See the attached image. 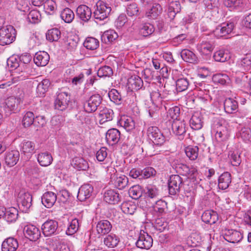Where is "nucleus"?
Wrapping results in <instances>:
<instances>
[{"instance_id": "obj_1", "label": "nucleus", "mask_w": 251, "mask_h": 251, "mask_svg": "<svg viewBox=\"0 0 251 251\" xmlns=\"http://www.w3.org/2000/svg\"><path fill=\"white\" fill-rule=\"evenodd\" d=\"M17 8L18 9V12H17V15H18L19 20L18 22L23 21L25 24H36L40 21L41 15L38 10H31L27 16H26L25 13L27 12L29 10V7L27 2L25 3V6H18Z\"/></svg>"}, {"instance_id": "obj_2", "label": "nucleus", "mask_w": 251, "mask_h": 251, "mask_svg": "<svg viewBox=\"0 0 251 251\" xmlns=\"http://www.w3.org/2000/svg\"><path fill=\"white\" fill-rule=\"evenodd\" d=\"M97 9L94 12V17L96 23L106 19L109 16L112 9L110 5L99 0L97 3Z\"/></svg>"}, {"instance_id": "obj_3", "label": "nucleus", "mask_w": 251, "mask_h": 251, "mask_svg": "<svg viewBox=\"0 0 251 251\" xmlns=\"http://www.w3.org/2000/svg\"><path fill=\"white\" fill-rule=\"evenodd\" d=\"M32 197L25 190H21L17 198V204L19 209L23 213H28L31 206Z\"/></svg>"}, {"instance_id": "obj_4", "label": "nucleus", "mask_w": 251, "mask_h": 251, "mask_svg": "<svg viewBox=\"0 0 251 251\" xmlns=\"http://www.w3.org/2000/svg\"><path fill=\"white\" fill-rule=\"evenodd\" d=\"M147 134L150 140L157 146L162 147L166 142L165 137L157 126H149Z\"/></svg>"}, {"instance_id": "obj_5", "label": "nucleus", "mask_w": 251, "mask_h": 251, "mask_svg": "<svg viewBox=\"0 0 251 251\" xmlns=\"http://www.w3.org/2000/svg\"><path fill=\"white\" fill-rule=\"evenodd\" d=\"M168 190L170 195H175L178 193L183 188V182L182 178L177 175L170 176L168 182Z\"/></svg>"}, {"instance_id": "obj_6", "label": "nucleus", "mask_w": 251, "mask_h": 251, "mask_svg": "<svg viewBox=\"0 0 251 251\" xmlns=\"http://www.w3.org/2000/svg\"><path fill=\"white\" fill-rule=\"evenodd\" d=\"M15 29L10 25L0 28V45L4 46L11 43L14 40Z\"/></svg>"}, {"instance_id": "obj_7", "label": "nucleus", "mask_w": 251, "mask_h": 251, "mask_svg": "<svg viewBox=\"0 0 251 251\" xmlns=\"http://www.w3.org/2000/svg\"><path fill=\"white\" fill-rule=\"evenodd\" d=\"M70 95L67 92H58L54 101L55 109L60 111L65 110L70 102Z\"/></svg>"}, {"instance_id": "obj_8", "label": "nucleus", "mask_w": 251, "mask_h": 251, "mask_svg": "<svg viewBox=\"0 0 251 251\" xmlns=\"http://www.w3.org/2000/svg\"><path fill=\"white\" fill-rule=\"evenodd\" d=\"M102 98L98 94L92 95L83 103V108L87 113L95 112L101 102Z\"/></svg>"}, {"instance_id": "obj_9", "label": "nucleus", "mask_w": 251, "mask_h": 251, "mask_svg": "<svg viewBox=\"0 0 251 251\" xmlns=\"http://www.w3.org/2000/svg\"><path fill=\"white\" fill-rule=\"evenodd\" d=\"M152 243L151 237L148 233L141 231L136 245L139 248L148 250L152 246Z\"/></svg>"}, {"instance_id": "obj_10", "label": "nucleus", "mask_w": 251, "mask_h": 251, "mask_svg": "<svg viewBox=\"0 0 251 251\" xmlns=\"http://www.w3.org/2000/svg\"><path fill=\"white\" fill-rule=\"evenodd\" d=\"M172 130L174 134L177 136L179 139H183L186 133L185 122L180 120L173 121L172 124Z\"/></svg>"}, {"instance_id": "obj_11", "label": "nucleus", "mask_w": 251, "mask_h": 251, "mask_svg": "<svg viewBox=\"0 0 251 251\" xmlns=\"http://www.w3.org/2000/svg\"><path fill=\"white\" fill-rule=\"evenodd\" d=\"M23 232L25 237L31 241H37L41 236L40 229L32 225L25 226Z\"/></svg>"}, {"instance_id": "obj_12", "label": "nucleus", "mask_w": 251, "mask_h": 251, "mask_svg": "<svg viewBox=\"0 0 251 251\" xmlns=\"http://www.w3.org/2000/svg\"><path fill=\"white\" fill-rule=\"evenodd\" d=\"M233 23H225L218 25L213 30L214 34L217 37H223L230 33L234 28Z\"/></svg>"}, {"instance_id": "obj_13", "label": "nucleus", "mask_w": 251, "mask_h": 251, "mask_svg": "<svg viewBox=\"0 0 251 251\" xmlns=\"http://www.w3.org/2000/svg\"><path fill=\"white\" fill-rule=\"evenodd\" d=\"M58 228V223L55 220H50L46 221L42 226L43 233L45 236H49L54 234Z\"/></svg>"}, {"instance_id": "obj_14", "label": "nucleus", "mask_w": 251, "mask_h": 251, "mask_svg": "<svg viewBox=\"0 0 251 251\" xmlns=\"http://www.w3.org/2000/svg\"><path fill=\"white\" fill-rule=\"evenodd\" d=\"M104 200L109 204H115L121 201V196L117 190L110 189L104 192Z\"/></svg>"}, {"instance_id": "obj_15", "label": "nucleus", "mask_w": 251, "mask_h": 251, "mask_svg": "<svg viewBox=\"0 0 251 251\" xmlns=\"http://www.w3.org/2000/svg\"><path fill=\"white\" fill-rule=\"evenodd\" d=\"M93 192V187L89 184H84L79 189L77 198L81 201L90 198Z\"/></svg>"}, {"instance_id": "obj_16", "label": "nucleus", "mask_w": 251, "mask_h": 251, "mask_svg": "<svg viewBox=\"0 0 251 251\" xmlns=\"http://www.w3.org/2000/svg\"><path fill=\"white\" fill-rule=\"evenodd\" d=\"M110 182L116 188L120 190L125 189L129 184L128 177L123 175H118L116 176H113Z\"/></svg>"}, {"instance_id": "obj_17", "label": "nucleus", "mask_w": 251, "mask_h": 251, "mask_svg": "<svg viewBox=\"0 0 251 251\" xmlns=\"http://www.w3.org/2000/svg\"><path fill=\"white\" fill-rule=\"evenodd\" d=\"M167 208V202L162 200L156 201L155 203L152 205L151 209V212H152L154 217H159L165 212Z\"/></svg>"}, {"instance_id": "obj_18", "label": "nucleus", "mask_w": 251, "mask_h": 251, "mask_svg": "<svg viewBox=\"0 0 251 251\" xmlns=\"http://www.w3.org/2000/svg\"><path fill=\"white\" fill-rule=\"evenodd\" d=\"M76 15L83 22H87L91 18V9L86 5H80L76 9Z\"/></svg>"}, {"instance_id": "obj_19", "label": "nucleus", "mask_w": 251, "mask_h": 251, "mask_svg": "<svg viewBox=\"0 0 251 251\" xmlns=\"http://www.w3.org/2000/svg\"><path fill=\"white\" fill-rule=\"evenodd\" d=\"M251 66V53H248L246 56L240 60L238 61L236 67L237 71L244 73L249 71Z\"/></svg>"}, {"instance_id": "obj_20", "label": "nucleus", "mask_w": 251, "mask_h": 251, "mask_svg": "<svg viewBox=\"0 0 251 251\" xmlns=\"http://www.w3.org/2000/svg\"><path fill=\"white\" fill-rule=\"evenodd\" d=\"M105 139L108 144L114 145L120 140V132L116 128L110 129L106 133Z\"/></svg>"}, {"instance_id": "obj_21", "label": "nucleus", "mask_w": 251, "mask_h": 251, "mask_svg": "<svg viewBox=\"0 0 251 251\" xmlns=\"http://www.w3.org/2000/svg\"><path fill=\"white\" fill-rule=\"evenodd\" d=\"M57 200L56 194L52 192H45L42 197V202L47 208L51 207Z\"/></svg>"}, {"instance_id": "obj_22", "label": "nucleus", "mask_w": 251, "mask_h": 251, "mask_svg": "<svg viewBox=\"0 0 251 251\" xmlns=\"http://www.w3.org/2000/svg\"><path fill=\"white\" fill-rule=\"evenodd\" d=\"M112 227V225L109 221L100 220L98 222L96 225L97 232L100 235H104L111 231Z\"/></svg>"}, {"instance_id": "obj_23", "label": "nucleus", "mask_w": 251, "mask_h": 251, "mask_svg": "<svg viewBox=\"0 0 251 251\" xmlns=\"http://www.w3.org/2000/svg\"><path fill=\"white\" fill-rule=\"evenodd\" d=\"M231 182V175L229 173L226 172L219 176L218 186L219 189L226 190L228 188Z\"/></svg>"}, {"instance_id": "obj_24", "label": "nucleus", "mask_w": 251, "mask_h": 251, "mask_svg": "<svg viewBox=\"0 0 251 251\" xmlns=\"http://www.w3.org/2000/svg\"><path fill=\"white\" fill-rule=\"evenodd\" d=\"M50 56L47 52L39 51L36 53L34 62L38 66H45L48 64Z\"/></svg>"}, {"instance_id": "obj_25", "label": "nucleus", "mask_w": 251, "mask_h": 251, "mask_svg": "<svg viewBox=\"0 0 251 251\" xmlns=\"http://www.w3.org/2000/svg\"><path fill=\"white\" fill-rule=\"evenodd\" d=\"M19 64H22V69L24 71L22 70L23 74L21 76H18V77H21L22 79H25L28 77V74L26 72L27 65L26 64L30 62L31 59V56L27 53L22 54L19 56Z\"/></svg>"}, {"instance_id": "obj_26", "label": "nucleus", "mask_w": 251, "mask_h": 251, "mask_svg": "<svg viewBox=\"0 0 251 251\" xmlns=\"http://www.w3.org/2000/svg\"><path fill=\"white\" fill-rule=\"evenodd\" d=\"M127 86L129 89L133 90H138L142 88L143 85L142 79L139 76L134 75L128 79Z\"/></svg>"}, {"instance_id": "obj_27", "label": "nucleus", "mask_w": 251, "mask_h": 251, "mask_svg": "<svg viewBox=\"0 0 251 251\" xmlns=\"http://www.w3.org/2000/svg\"><path fill=\"white\" fill-rule=\"evenodd\" d=\"M201 220L205 223L214 224L218 220V215L216 211L206 210L202 214Z\"/></svg>"}, {"instance_id": "obj_28", "label": "nucleus", "mask_w": 251, "mask_h": 251, "mask_svg": "<svg viewBox=\"0 0 251 251\" xmlns=\"http://www.w3.org/2000/svg\"><path fill=\"white\" fill-rule=\"evenodd\" d=\"M226 240L228 242L235 243L239 242L243 238L242 233L235 230H228L225 233Z\"/></svg>"}, {"instance_id": "obj_29", "label": "nucleus", "mask_w": 251, "mask_h": 251, "mask_svg": "<svg viewBox=\"0 0 251 251\" xmlns=\"http://www.w3.org/2000/svg\"><path fill=\"white\" fill-rule=\"evenodd\" d=\"M182 59L185 62L197 64L198 62V58L196 55L190 50L187 49L182 50L180 52Z\"/></svg>"}, {"instance_id": "obj_30", "label": "nucleus", "mask_w": 251, "mask_h": 251, "mask_svg": "<svg viewBox=\"0 0 251 251\" xmlns=\"http://www.w3.org/2000/svg\"><path fill=\"white\" fill-rule=\"evenodd\" d=\"M224 109L226 113H234L237 111L238 104L236 100L231 98L226 99L224 101Z\"/></svg>"}, {"instance_id": "obj_31", "label": "nucleus", "mask_w": 251, "mask_h": 251, "mask_svg": "<svg viewBox=\"0 0 251 251\" xmlns=\"http://www.w3.org/2000/svg\"><path fill=\"white\" fill-rule=\"evenodd\" d=\"M161 147L159 146H157L152 142L145 145L144 147H142L143 151H145L147 155L151 156L155 154H158L161 151Z\"/></svg>"}, {"instance_id": "obj_32", "label": "nucleus", "mask_w": 251, "mask_h": 251, "mask_svg": "<svg viewBox=\"0 0 251 251\" xmlns=\"http://www.w3.org/2000/svg\"><path fill=\"white\" fill-rule=\"evenodd\" d=\"M202 116L199 112H195L190 120V126L195 130H199L202 127Z\"/></svg>"}, {"instance_id": "obj_33", "label": "nucleus", "mask_w": 251, "mask_h": 251, "mask_svg": "<svg viewBox=\"0 0 251 251\" xmlns=\"http://www.w3.org/2000/svg\"><path fill=\"white\" fill-rule=\"evenodd\" d=\"M162 11L161 5L158 3H154L151 8L146 11V16L151 19H155L161 14Z\"/></svg>"}, {"instance_id": "obj_34", "label": "nucleus", "mask_w": 251, "mask_h": 251, "mask_svg": "<svg viewBox=\"0 0 251 251\" xmlns=\"http://www.w3.org/2000/svg\"><path fill=\"white\" fill-rule=\"evenodd\" d=\"M37 160L41 166L47 167L50 165L53 158L49 152L46 151L38 154Z\"/></svg>"}, {"instance_id": "obj_35", "label": "nucleus", "mask_w": 251, "mask_h": 251, "mask_svg": "<svg viewBox=\"0 0 251 251\" xmlns=\"http://www.w3.org/2000/svg\"><path fill=\"white\" fill-rule=\"evenodd\" d=\"M72 165L78 170L85 171L89 168L87 161L81 157H75L72 161Z\"/></svg>"}, {"instance_id": "obj_36", "label": "nucleus", "mask_w": 251, "mask_h": 251, "mask_svg": "<svg viewBox=\"0 0 251 251\" xmlns=\"http://www.w3.org/2000/svg\"><path fill=\"white\" fill-rule=\"evenodd\" d=\"M99 116L100 124H103L113 119L114 113L112 109L105 108L100 111Z\"/></svg>"}, {"instance_id": "obj_37", "label": "nucleus", "mask_w": 251, "mask_h": 251, "mask_svg": "<svg viewBox=\"0 0 251 251\" xmlns=\"http://www.w3.org/2000/svg\"><path fill=\"white\" fill-rule=\"evenodd\" d=\"M229 136V131L225 126L221 125L217 129L215 134L216 139L218 142L226 140Z\"/></svg>"}, {"instance_id": "obj_38", "label": "nucleus", "mask_w": 251, "mask_h": 251, "mask_svg": "<svg viewBox=\"0 0 251 251\" xmlns=\"http://www.w3.org/2000/svg\"><path fill=\"white\" fill-rule=\"evenodd\" d=\"M213 45L207 41H202L197 45V50L203 54L207 55L213 50Z\"/></svg>"}, {"instance_id": "obj_39", "label": "nucleus", "mask_w": 251, "mask_h": 251, "mask_svg": "<svg viewBox=\"0 0 251 251\" xmlns=\"http://www.w3.org/2000/svg\"><path fill=\"white\" fill-rule=\"evenodd\" d=\"M120 241L119 236L115 234L111 233L104 238L103 243L108 248H114L117 246Z\"/></svg>"}, {"instance_id": "obj_40", "label": "nucleus", "mask_w": 251, "mask_h": 251, "mask_svg": "<svg viewBox=\"0 0 251 251\" xmlns=\"http://www.w3.org/2000/svg\"><path fill=\"white\" fill-rule=\"evenodd\" d=\"M35 146L33 142L25 140H24L20 145L21 151L25 154L33 153Z\"/></svg>"}, {"instance_id": "obj_41", "label": "nucleus", "mask_w": 251, "mask_h": 251, "mask_svg": "<svg viewBox=\"0 0 251 251\" xmlns=\"http://www.w3.org/2000/svg\"><path fill=\"white\" fill-rule=\"evenodd\" d=\"M120 124L127 131H130L135 128V122L130 117L124 116L121 118Z\"/></svg>"}, {"instance_id": "obj_42", "label": "nucleus", "mask_w": 251, "mask_h": 251, "mask_svg": "<svg viewBox=\"0 0 251 251\" xmlns=\"http://www.w3.org/2000/svg\"><path fill=\"white\" fill-rule=\"evenodd\" d=\"M61 31L56 28H53L48 30L46 33V39L50 42H56L61 37Z\"/></svg>"}, {"instance_id": "obj_43", "label": "nucleus", "mask_w": 251, "mask_h": 251, "mask_svg": "<svg viewBox=\"0 0 251 251\" xmlns=\"http://www.w3.org/2000/svg\"><path fill=\"white\" fill-rule=\"evenodd\" d=\"M136 208V205L132 201H126L123 202L121 205L122 210L126 214H133Z\"/></svg>"}, {"instance_id": "obj_44", "label": "nucleus", "mask_w": 251, "mask_h": 251, "mask_svg": "<svg viewBox=\"0 0 251 251\" xmlns=\"http://www.w3.org/2000/svg\"><path fill=\"white\" fill-rule=\"evenodd\" d=\"M16 240L13 237H9L5 239L1 245L2 251H15V244Z\"/></svg>"}, {"instance_id": "obj_45", "label": "nucleus", "mask_w": 251, "mask_h": 251, "mask_svg": "<svg viewBox=\"0 0 251 251\" xmlns=\"http://www.w3.org/2000/svg\"><path fill=\"white\" fill-rule=\"evenodd\" d=\"M118 37V35L114 30H108L104 32L101 36V40L105 43H111Z\"/></svg>"}, {"instance_id": "obj_46", "label": "nucleus", "mask_w": 251, "mask_h": 251, "mask_svg": "<svg viewBox=\"0 0 251 251\" xmlns=\"http://www.w3.org/2000/svg\"><path fill=\"white\" fill-rule=\"evenodd\" d=\"M185 152L191 160H195L198 157L199 148L197 146H189L185 148Z\"/></svg>"}, {"instance_id": "obj_47", "label": "nucleus", "mask_w": 251, "mask_h": 251, "mask_svg": "<svg viewBox=\"0 0 251 251\" xmlns=\"http://www.w3.org/2000/svg\"><path fill=\"white\" fill-rule=\"evenodd\" d=\"M83 46L88 50H95L99 47V41L95 38L87 37L83 43Z\"/></svg>"}, {"instance_id": "obj_48", "label": "nucleus", "mask_w": 251, "mask_h": 251, "mask_svg": "<svg viewBox=\"0 0 251 251\" xmlns=\"http://www.w3.org/2000/svg\"><path fill=\"white\" fill-rule=\"evenodd\" d=\"M173 166L178 174L184 176H187L189 167L186 164L176 161L174 162Z\"/></svg>"}, {"instance_id": "obj_49", "label": "nucleus", "mask_w": 251, "mask_h": 251, "mask_svg": "<svg viewBox=\"0 0 251 251\" xmlns=\"http://www.w3.org/2000/svg\"><path fill=\"white\" fill-rule=\"evenodd\" d=\"M60 17L65 23H70L74 19L75 14L71 9L66 8L61 11Z\"/></svg>"}, {"instance_id": "obj_50", "label": "nucleus", "mask_w": 251, "mask_h": 251, "mask_svg": "<svg viewBox=\"0 0 251 251\" xmlns=\"http://www.w3.org/2000/svg\"><path fill=\"white\" fill-rule=\"evenodd\" d=\"M213 58L216 61L224 62L229 59L230 56L227 50H221L215 52Z\"/></svg>"}, {"instance_id": "obj_51", "label": "nucleus", "mask_w": 251, "mask_h": 251, "mask_svg": "<svg viewBox=\"0 0 251 251\" xmlns=\"http://www.w3.org/2000/svg\"><path fill=\"white\" fill-rule=\"evenodd\" d=\"M128 193L132 199L137 200L142 195V187L139 185L132 186L129 189Z\"/></svg>"}, {"instance_id": "obj_52", "label": "nucleus", "mask_w": 251, "mask_h": 251, "mask_svg": "<svg viewBox=\"0 0 251 251\" xmlns=\"http://www.w3.org/2000/svg\"><path fill=\"white\" fill-rule=\"evenodd\" d=\"M212 80L215 83H219L222 85L228 83L230 81L228 76L225 74H217L214 75L212 76Z\"/></svg>"}, {"instance_id": "obj_53", "label": "nucleus", "mask_w": 251, "mask_h": 251, "mask_svg": "<svg viewBox=\"0 0 251 251\" xmlns=\"http://www.w3.org/2000/svg\"><path fill=\"white\" fill-rule=\"evenodd\" d=\"M190 85L189 80L187 78H180L176 81V88L178 92L186 90Z\"/></svg>"}, {"instance_id": "obj_54", "label": "nucleus", "mask_w": 251, "mask_h": 251, "mask_svg": "<svg viewBox=\"0 0 251 251\" xmlns=\"http://www.w3.org/2000/svg\"><path fill=\"white\" fill-rule=\"evenodd\" d=\"M50 85V82L48 79H43L38 84L37 91L40 96H43L48 90Z\"/></svg>"}, {"instance_id": "obj_55", "label": "nucleus", "mask_w": 251, "mask_h": 251, "mask_svg": "<svg viewBox=\"0 0 251 251\" xmlns=\"http://www.w3.org/2000/svg\"><path fill=\"white\" fill-rule=\"evenodd\" d=\"M79 227V221L77 219H74L70 223L66 230V234L69 235L74 234L78 230Z\"/></svg>"}, {"instance_id": "obj_56", "label": "nucleus", "mask_w": 251, "mask_h": 251, "mask_svg": "<svg viewBox=\"0 0 251 251\" xmlns=\"http://www.w3.org/2000/svg\"><path fill=\"white\" fill-rule=\"evenodd\" d=\"M44 8L46 13L51 15L54 13L57 8L55 2L53 0H46L44 4Z\"/></svg>"}, {"instance_id": "obj_57", "label": "nucleus", "mask_w": 251, "mask_h": 251, "mask_svg": "<svg viewBox=\"0 0 251 251\" xmlns=\"http://www.w3.org/2000/svg\"><path fill=\"white\" fill-rule=\"evenodd\" d=\"M154 31V28L152 25L146 23L142 25L140 29V34L144 37L151 35Z\"/></svg>"}, {"instance_id": "obj_58", "label": "nucleus", "mask_w": 251, "mask_h": 251, "mask_svg": "<svg viewBox=\"0 0 251 251\" xmlns=\"http://www.w3.org/2000/svg\"><path fill=\"white\" fill-rule=\"evenodd\" d=\"M108 97L110 100L116 104H120L122 103V96L120 93L115 89H112L109 92Z\"/></svg>"}, {"instance_id": "obj_59", "label": "nucleus", "mask_w": 251, "mask_h": 251, "mask_svg": "<svg viewBox=\"0 0 251 251\" xmlns=\"http://www.w3.org/2000/svg\"><path fill=\"white\" fill-rule=\"evenodd\" d=\"M34 121V115L33 113L28 111L25 114L23 119V125L25 127H28L33 124Z\"/></svg>"}, {"instance_id": "obj_60", "label": "nucleus", "mask_w": 251, "mask_h": 251, "mask_svg": "<svg viewBox=\"0 0 251 251\" xmlns=\"http://www.w3.org/2000/svg\"><path fill=\"white\" fill-rule=\"evenodd\" d=\"M113 74V70L111 67L104 66L100 68L98 71L97 74L100 77H110Z\"/></svg>"}, {"instance_id": "obj_61", "label": "nucleus", "mask_w": 251, "mask_h": 251, "mask_svg": "<svg viewBox=\"0 0 251 251\" xmlns=\"http://www.w3.org/2000/svg\"><path fill=\"white\" fill-rule=\"evenodd\" d=\"M5 160L6 165L8 167L11 168L14 167L16 165L15 151H12L7 153L6 155Z\"/></svg>"}, {"instance_id": "obj_62", "label": "nucleus", "mask_w": 251, "mask_h": 251, "mask_svg": "<svg viewBox=\"0 0 251 251\" xmlns=\"http://www.w3.org/2000/svg\"><path fill=\"white\" fill-rule=\"evenodd\" d=\"M146 189V195L149 198L153 199L158 196L159 191L156 186L149 185L147 187Z\"/></svg>"}, {"instance_id": "obj_63", "label": "nucleus", "mask_w": 251, "mask_h": 251, "mask_svg": "<svg viewBox=\"0 0 251 251\" xmlns=\"http://www.w3.org/2000/svg\"><path fill=\"white\" fill-rule=\"evenodd\" d=\"M180 114V108L178 106H173L171 107L167 112V117H170L172 119L176 120L177 117L179 116Z\"/></svg>"}, {"instance_id": "obj_64", "label": "nucleus", "mask_w": 251, "mask_h": 251, "mask_svg": "<svg viewBox=\"0 0 251 251\" xmlns=\"http://www.w3.org/2000/svg\"><path fill=\"white\" fill-rule=\"evenodd\" d=\"M126 13L129 16H137L139 13V8L135 3H132L127 5Z\"/></svg>"}]
</instances>
